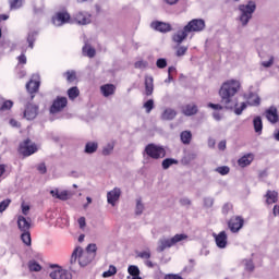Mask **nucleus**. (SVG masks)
Wrapping results in <instances>:
<instances>
[{
	"instance_id": "393cba45",
	"label": "nucleus",
	"mask_w": 279,
	"mask_h": 279,
	"mask_svg": "<svg viewBox=\"0 0 279 279\" xmlns=\"http://www.w3.org/2000/svg\"><path fill=\"white\" fill-rule=\"evenodd\" d=\"M182 112L185 117H193V114H197V107L193 104L185 105L182 107Z\"/></svg>"
},
{
	"instance_id": "bb28decb",
	"label": "nucleus",
	"mask_w": 279,
	"mask_h": 279,
	"mask_svg": "<svg viewBox=\"0 0 279 279\" xmlns=\"http://www.w3.org/2000/svg\"><path fill=\"white\" fill-rule=\"evenodd\" d=\"M100 90L104 97H110V95H114L116 87L112 84L102 85Z\"/></svg>"
},
{
	"instance_id": "680f3d73",
	"label": "nucleus",
	"mask_w": 279,
	"mask_h": 279,
	"mask_svg": "<svg viewBox=\"0 0 279 279\" xmlns=\"http://www.w3.org/2000/svg\"><path fill=\"white\" fill-rule=\"evenodd\" d=\"M10 125L12 128H21V124L19 123V121H16L15 119H11L10 120Z\"/></svg>"
},
{
	"instance_id": "3c124183",
	"label": "nucleus",
	"mask_w": 279,
	"mask_h": 279,
	"mask_svg": "<svg viewBox=\"0 0 279 279\" xmlns=\"http://www.w3.org/2000/svg\"><path fill=\"white\" fill-rule=\"evenodd\" d=\"M65 75H66V80H68V82H75V80H76V76H75V71H68L66 73H65Z\"/></svg>"
},
{
	"instance_id": "864d4df0",
	"label": "nucleus",
	"mask_w": 279,
	"mask_h": 279,
	"mask_svg": "<svg viewBox=\"0 0 279 279\" xmlns=\"http://www.w3.org/2000/svg\"><path fill=\"white\" fill-rule=\"evenodd\" d=\"M58 199H61L62 202H66V199H69V192L66 191L59 192Z\"/></svg>"
},
{
	"instance_id": "f03ea898",
	"label": "nucleus",
	"mask_w": 279,
	"mask_h": 279,
	"mask_svg": "<svg viewBox=\"0 0 279 279\" xmlns=\"http://www.w3.org/2000/svg\"><path fill=\"white\" fill-rule=\"evenodd\" d=\"M94 255L93 253H89L88 251H84L82 246H77L70 258L71 265H75L78 260V265L81 267H86L87 265H90L93 263Z\"/></svg>"
},
{
	"instance_id": "2f4dec72",
	"label": "nucleus",
	"mask_w": 279,
	"mask_h": 279,
	"mask_svg": "<svg viewBox=\"0 0 279 279\" xmlns=\"http://www.w3.org/2000/svg\"><path fill=\"white\" fill-rule=\"evenodd\" d=\"M21 239L24 245H32V233L29 231L22 232Z\"/></svg>"
},
{
	"instance_id": "7ed1b4c3",
	"label": "nucleus",
	"mask_w": 279,
	"mask_h": 279,
	"mask_svg": "<svg viewBox=\"0 0 279 279\" xmlns=\"http://www.w3.org/2000/svg\"><path fill=\"white\" fill-rule=\"evenodd\" d=\"M238 10L240 11V22L243 27L250 23L252 15L256 12V2L248 1L247 4H240Z\"/></svg>"
},
{
	"instance_id": "f704fd0d",
	"label": "nucleus",
	"mask_w": 279,
	"mask_h": 279,
	"mask_svg": "<svg viewBox=\"0 0 279 279\" xmlns=\"http://www.w3.org/2000/svg\"><path fill=\"white\" fill-rule=\"evenodd\" d=\"M69 99H77L80 97V89L77 87H72L68 90Z\"/></svg>"
},
{
	"instance_id": "c9c22d12",
	"label": "nucleus",
	"mask_w": 279,
	"mask_h": 279,
	"mask_svg": "<svg viewBox=\"0 0 279 279\" xmlns=\"http://www.w3.org/2000/svg\"><path fill=\"white\" fill-rule=\"evenodd\" d=\"M172 165H178V160L172 159V158H166V159H163L161 167H162V169L167 170Z\"/></svg>"
},
{
	"instance_id": "6e6d98bb",
	"label": "nucleus",
	"mask_w": 279,
	"mask_h": 279,
	"mask_svg": "<svg viewBox=\"0 0 279 279\" xmlns=\"http://www.w3.org/2000/svg\"><path fill=\"white\" fill-rule=\"evenodd\" d=\"M37 171H39V173L41 174L47 173V166L45 163H39L37 167Z\"/></svg>"
},
{
	"instance_id": "5fc2aeb1",
	"label": "nucleus",
	"mask_w": 279,
	"mask_h": 279,
	"mask_svg": "<svg viewBox=\"0 0 279 279\" xmlns=\"http://www.w3.org/2000/svg\"><path fill=\"white\" fill-rule=\"evenodd\" d=\"M163 279H185V278L178 274H167L165 275Z\"/></svg>"
},
{
	"instance_id": "9d476101",
	"label": "nucleus",
	"mask_w": 279,
	"mask_h": 279,
	"mask_svg": "<svg viewBox=\"0 0 279 279\" xmlns=\"http://www.w3.org/2000/svg\"><path fill=\"white\" fill-rule=\"evenodd\" d=\"M69 104V100H66V97H58L52 106L50 107V112L51 114H56L62 110H64V108H66V105Z\"/></svg>"
},
{
	"instance_id": "ea45409f",
	"label": "nucleus",
	"mask_w": 279,
	"mask_h": 279,
	"mask_svg": "<svg viewBox=\"0 0 279 279\" xmlns=\"http://www.w3.org/2000/svg\"><path fill=\"white\" fill-rule=\"evenodd\" d=\"M216 173H219L220 175H228L230 173V167L222 166L215 169Z\"/></svg>"
},
{
	"instance_id": "4d7b16f0",
	"label": "nucleus",
	"mask_w": 279,
	"mask_h": 279,
	"mask_svg": "<svg viewBox=\"0 0 279 279\" xmlns=\"http://www.w3.org/2000/svg\"><path fill=\"white\" fill-rule=\"evenodd\" d=\"M78 226H80L81 230H84V228H86V218L85 217L78 218Z\"/></svg>"
},
{
	"instance_id": "e433bc0d",
	"label": "nucleus",
	"mask_w": 279,
	"mask_h": 279,
	"mask_svg": "<svg viewBox=\"0 0 279 279\" xmlns=\"http://www.w3.org/2000/svg\"><path fill=\"white\" fill-rule=\"evenodd\" d=\"M37 36H38V33H36V32L28 34L27 43H28V47L31 49H34V43L36 41Z\"/></svg>"
},
{
	"instance_id": "7c9ffc66",
	"label": "nucleus",
	"mask_w": 279,
	"mask_h": 279,
	"mask_svg": "<svg viewBox=\"0 0 279 279\" xmlns=\"http://www.w3.org/2000/svg\"><path fill=\"white\" fill-rule=\"evenodd\" d=\"M97 143L95 142H88L86 145H85V154H95V151H97Z\"/></svg>"
},
{
	"instance_id": "2eb2a0df",
	"label": "nucleus",
	"mask_w": 279,
	"mask_h": 279,
	"mask_svg": "<svg viewBox=\"0 0 279 279\" xmlns=\"http://www.w3.org/2000/svg\"><path fill=\"white\" fill-rule=\"evenodd\" d=\"M119 197H121V189L114 187L112 191L107 193V202L114 206L117 202H119Z\"/></svg>"
},
{
	"instance_id": "8fccbe9b",
	"label": "nucleus",
	"mask_w": 279,
	"mask_h": 279,
	"mask_svg": "<svg viewBox=\"0 0 279 279\" xmlns=\"http://www.w3.org/2000/svg\"><path fill=\"white\" fill-rule=\"evenodd\" d=\"M85 252H88L89 254H93V256L95 257V254H97V244H89Z\"/></svg>"
},
{
	"instance_id": "a211bd4d",
	"label": "nucleus",
	"mask_w": 279,
	"mask_h": 279,
	"mask_svg": "<svg viewBox=\"0 0 279 279\" xmlns=\"http://www.w3.org/2000/svg\"><path fill=\"white\" fill-rule=\"evenodd\" d=\"M187 36H189V31H186V27L184 26L182 31L177 32L172 36V40H173V43H177L178 45H182V43H184V40H186Z\"/></svg>"
},
{
	"instance_id": "ddd939ff",
	"label": "nucleus",
	"mask_w": 279,
	"mask_h": 279,
	"mask_svg": "<svg viewBox=\"0 0 279 279\" xmlns=\"http://www.w3.org/2000/svg\"><path fill=\"white\" fill-rule=\"evenodd\" d=\"M137 257L142 258V260H145L144 265H146V267H148L149 269H154V267H156V264H154V262L149 259L151 258V251H142L137 253Z\"/></svg>"
},
{
	"instance_id": "49530a36",
	"label": "nucleus",
	"mask_w": 279,
	"mask_h": 279,
	"mask_svg": "<svg viewBox=\"0 0 279 279\" xmlns=\"http://www.w3.org/2000/svg\"><path fill=\"white\" fill-rule=\"evenodd\" d=\"M157 69H167V59L160 58L156 61Z\"/></svg>"
},
{
	"instance_id": "09e8293b",
	"label": "nucleus",
	"mask_w": 279,
	"mask_h": 279,
	"mask_svg": "<svg viewBox=\"0 0 279 279\" xmlns=\"http://www.w3.org/2000/svg\"><path fill=\"white\" fill-rule=\"evenodd\" d=\"M135 69H147V66H149V63L147 61H137L134 64Z\"/></svg>"
},
{
	"instance_id": "9b49d317",
	"label": "nucleus",
	"mask_w": 279,
	"mask_h": 279,
	"mask_svg": "<svg viewBox=\"0 0 279 279\" xmlns=\"http://www.w3.org/2000/svg\"><path fill=\"white\" fill-rule=\"evenodd\" d=\"M38 88H40V76L38 74H34L31 81L26 84V89L31 95H33V93H38Z\"/></svg>"
},
{
	"instance_id": "f3484780",
	"label": "nucleus",
	"mask_w": 279,
	"mask_h": 279,
	"mask_svg": "<svg viewBox=\"0 0 279 279\" xmlns=\"http://www.w3.org/2000/svg\"><path fill=\"white\" fill-rule=\"evenodd\" d=\"M252 162H254V154H252V153H248V154L242 156L238 160V165L242 169H245V167H250L252 165Z\"/></svg>"
},
{
	"instance_id": "c03bdc74",
	"label": "nucleus",
	"mask_w": 279,
	"mask_h": 279,
	"mask_svg": "<svg viewBox=\"0 0 279 279\" xmlns=\"http://www.w3.org/2000/svg\"><path fill=\"white\" fill-rule=\"evenodd\" d=\"M180 138L181 141H191V138H193V134L191 133V131H183L180 134Z\"/></svg>"
},
{
	"instance_id": "0e129e2a",
	"label": "nucleus",
	"mask_w": 279,
	"mask_h": 279,
	"mask_svg": "<svg viewBox=\"0 0 279 279\" xmlns=\"http://www.w3.org/2000/svg\"><path fill=\"white\" fill-rule=\"evenodd\" d=\"M272 215L274 217H278L279 215V206L278 205H275L274 208H272Z\"/></svg>"
},
{
	"instance_id": "72a5a7b5",
	"label": "nucleus",
	"mask_w": 279,
	"mask_h": 279,
	"mask_svg": "<svg viewBox=\"0 0 279 279\" xmlns=\"http://www.w3.org/2000/svg\"><path fill=\"white\" fill-rule=\"evenodd\" d=\"M117 275V267L114 265H110L109 269L102 274V278H112V276Z\"/></svg>"
},
{
	"instance_id": "58836bf2",
	"label": "nucleus",
	"mask_w": 279,
	"mask_h": 279,
	"mask_svg": "<svg viewBox=\"0 0 279 279\" xmlns=\"http://www.w3.org/2000/svg\"><path fill=\"white\" fill-rule=\"evenodd\" d=\"M114 150V143H109L107 146L102 148V156H110Z\"/></svg>"
},
{
	"instance_id": "a18cd8bd",
	"label": "nucleus",
	"mask_w": 279,
	"mask_h": 279,
	"mask_svg": "<svg viewBox=\"0 0 279 279\" xmlns=\"http://www.w3.org/2000/svg\"><path fill=\"white\" fill-rule=\"evenodd\" d=\"M144 108L146 109L147 114L154 110V99H149L144 104Z\"/></svg>"
},
{
	"instance_id": "b1692460",
	"label": "nucleus",
	"mask_w": 279,
	"mask_h": 279,
	"mask_svg": "<svg viewBox=\"0 0 279 279\" xmlns=\"http://www.w3.org/2000/svg\"><path fill=\"white\" fill-rule=\"evenodd\" d=\"M145 93H146L147 97H149L154 94V77H151V76L145 77Z\"/></svg>"
},
{
	"instance_id": "1a4fd4ad",
	"label": "nucleus",
	"mask_w": 279,
	"mask_h": 279,
	"mask_svg": "<svg viewBox=\"0 0 279 279\" xmlns=\"http://www.w3.org/2000/svg\"><path fill=\"white\" fill-rule=\"evenodd\" d=\"M215 243L220 250H226L228 247V233L226 231H220L219 233H213Z\"/></svg>"
},
{
	"instance_id": "603ef678",
	"label": "nucleus",
	"mask_w": 279,
	"mask_h": 279,
	"mask_svg": "<svg viewBox=\"0 0 279 279\" xmlns=\"http://www.w3.org/2000/svg\"><path fill=\"white\" fill-rule=\"evenodd\" d=\"M145 209V206L143 205V203H141V201H137L136 204V215H143V210Z\"/></svg>"
},
{
	"instance_id": "774afa93",
	"label": "nucleus",
	"mask_w": 279,
	"mask_h": 279,
	"mask_svg": "<svg viewBox=\"0 0 279 279\" xmlns=\"http://www.w3.org/2000/svg\"><path fill=\"white\" fill-rule=\"evenodd\" d=\"M22 213H23V215H27V213H29V206L28 205H23L22 206Z\"/></svg>"
},
{
	"instance_id": "dca6fc26",
	"label": "nucleus",
	"mask_w": 279,
	"mask_h": 279,
	"mask_svg": "<svg viewBox=\"0 0 279 279\" xmlns=\"http://www.w3.org/2000/svg\"><path fill=\"white\" fill-rule=\"evenodd\" d=\"M244 99H246V106H260V96L256 93L245 94Z\"/></svg>"
},
{
	"instance_id": "6ab92c4d",
	"label": "nucleus",
	"mask_w": 279,
	"mask_h": 279,
	"mask_svg": "<svg viewBox=\"0 0 279 279\" xmlns=\"http://www.w3.org/2000/svg\"><path fill=\"white\" fill-rule=\"evenodd\" d=\"M51 279H71V274L62 268H58L50 272Z\"/></svg>"
},
{
	"instance_id": "473e14b6",
	"label": "nucleus",
	"mask_w": 279,
	"mask_h": 279,
	"mask_svg": "<svg viewBox=\"0 0 279 279\" xmlns=\"http://www.w3.org/2000/svg\"><path fill=\"white\" fill-rule=\"evenodd\" d=\"M28 269H29V271H41L43 266H40V264H38L36 260H29Z\"/></svg>"
},
{
	"instance_id": "de8ad7c7",
	"label": "nucleus",
	"mask_w": 279,
	"mask_h": 279,
	"mask_svg": "<svg viewBox=\"0 0 279 279\" xmlns=\"http://www.w3.org/2000/svg\"><path fill=\"white\" fill-rule=\"evenodd\" d=\"M14 106V102L12 100H5L3 105L0 107V110L3 112L5 110H10Z\"/></svg>"
},
{
	"instance_id": "4be33fe9",
	"label": "nucleus",
	"mask_w": 279,
	"mask_h": 279,
	"mask_svg": "<svg viewBox=\"0 0 279 279\" xmlns=\"http://www.w3.org/2000/svg\"><path fill=\"white\" fill-rule=\"evenodd\" d=\"M266 118L270 123H278V109L276 107L267 109Z\"/></svg>"
},
{
	"instance_id": "6e6552de",
	"label": "nucleus",
	"mask_w": 279,
	"mask_h": 279,
	"mask_svg": "<svg viewBox=\"0 0 279 279\" xmlns=\"http://www.w3.org/2000/svg\"><path fill=\"white\" fill-rule=\"evenodd\" d=\"M38 151V147L35 144H31L29 141H24L20 144L19 153L27 158V156H32V154H36Z\"/></svg>"
},
{
	"instance_id": "338daca9",
	"label": "nucleus",
	"mask_w": 279,
	"mask_h": 279,
	"mask_svg": "<svg viewBox=\"0 0 279 279\" xmlns=\"http://www.w3.org/2000/svg\"><path fill=\"white\" fill-rule=\"evenodd\" d=\"M218 149H220L221 151H223V149H226V141H221V142L218 144Z\"/></svg>"
},
{
	"instance_id": "0eeeda50",
	"label": "nucleus",
	"mask_w": 279,
	"mask_h": 279,
	"mask_svg": "<svg viewBox=\"0 0 279 279\" xmlns=\"http://www.w3.org/2000/svg\"><path fill=\"white\" fill-rule=\"evenodd\" d=\"M243 226H245V219L241 216H232L228 221V228L233 233L239 232Z\"/></svg>"
},
{
	"instance_id": "69168bd1",
	"label": "nucleus",
	"mask_w": 279,
	"mask_h": 279,
	"mask_svg": "<svg viewBox=\"0 0 279 279\" xmlns=\"http://www.w3.org/2000/svg\"><path fill=\"white\" fill-rule=\"evenodd\" d=\"M19 60H20L21 64H26V62H27V58L25 57V54H21L19 57Z\"/></svg>"
},
{
	"instance_id": "e2e57ef3",
	"label": "nucleus",
	"mask_w": 279,
	"mask_h": 279,
	"mask_svg": "<svg viewBox=\"0 0 279 279\" xmlns=\"http://www.w3.org/2000/svg\"><path fill=\"white\" fill-rule=\"evenodd\" d=\"M50 195H52V197H54L56 199H58V195H60V191H59L58 189L51 190V191H50Z\"/></svg>"
},
{
	"instance_id": "a19ab883",
	"label": "nucleus",
	"mask_w": 279,
	"mask_h": 279,
	"mask_svg": "<svg viewBox=\"0 0 279 279\" xmlns=\"http://www.w3.org/2000/svg\"><path fill=\"white\" fill-rule=\"evenodd\" d=\"M186 51H189V47L186 46H179L177 48V52H175V56L178 58H182V56H185L186 54Z\"/></svg>"
},
{
	"instance_id": "79ce46f5",
	"label": "nucleus",
	"mask_w": 279,
	"mask_h": 279,
	"mask_svg": "<svg viewBox=\"0 0 279 279\" xmlns=\"http://www.w3.org/2000/svg\"><path fill=\"white\" fill-rule=\"evenodd\" d=\"M12 204V199L7 198L0 203V213H5L8 210V207Z\"/></svg>"
},
{
	"instance_id": "c756f323",
	"label": "nucleus",
	"mask_w": 279,
	"mask_h": 279,
	"mask_svg": "<svg viewBox=\"0 0 279 279\" xmlns=\"http://www.w3.org/2000/svg\"><path fill=\"white\" fill-rule=\"evenodd\" d=\"M253 125H254V130L255 132L258 134L260 132H263V119H260V117H256L253 120Z\"/></svg>"
},
{
	"instance_id": "f257e3e1",
	"label": "nucleus",
	"mask_w": 279,
	"mask_h": 279,
	"mask_svg": "<svg viewBox=\"0 0 279 279\" xmlns=\"http://www.w3.org/2000/svg\"><path fill=\"white\" fill-rule=\"evenodd\" d=\"M241 90V82L236 80H230L222 84L219 90L220 104L227 110H234V114L241 117L243 110L247 108V102H241L239 107V100L234 99V95Z\"/></svg>"
},
{
	"instance_id": "bf43d9fd",
	"label": "nucleus",
	"mask_w": 279,
	"mask_h": 279,
	"mask_svg": "<svg viewBox=\"0 0 279 279\" xmlns=\"http://www.w3.org/2000/svg\"><path fill=\"white\" fill-rule=\"evenodd\" d=\"M274 64V58H270L269 61L263 62L262 65L265 66V69H269Z\"/></svg>"
},
{
	"instance_id": "20e7f679",
	"label": "nucleus",
	"mask_w": 279,
	"mask_h": 279,
	"mask_svg": "<svg viewBox=\"0 0 279 279\" xmlns=\"http://www.w3.org/2000/svg\"><path fill=\"white\" fill-rule=\"evenodd\" d=\"M186 239H189V235L184 233L175 234L171 239H160L158 242L157 252H165V250H169L170 247H173V245H177V243L186 241Z\"/></svg>"
},
{
	"instance_id": "37998d69",
	"label": "nucleus",
	"mask_w": 279,
	"mask_h": 279,
	"mask_svg": "<svg viewBox=\"0 0 279 279\" xmlns=\"http://www.w3.org/2000/svg\"><path fill=\"white\" fill-rule=\"evenodd\" d=\"M9 3L11 10H19L23 5V0H10Z\"/></svg>"
},
{
	"instance_id": "5701e85b",
	"label": "nucleus",
	"mask_w": 279,
	"mask_h": 279,
	"mask_svg": "<svg viewBox=\"0 0 279 279\" xmlns=\"http://www.w3.org/2000/svg\"><path fill=\"white\" fill-rule=\"evenodd\" d=\"M266 204L271 205L278 202V192L268 190L265 194Z\"/></svg>"
},
{
	"instance_id": "052dcab7",
	"label": "nucleus",
	"mask_w": 279,
	"mask_h": 279,
	"mask_svg": "<svg viewBox=\"0 0 279 279\" xmlns=\"http://www.w3.org/2000/svg\"><path fill=\"white\" fill-rule=\"evenodd\" d=\"M245 269L246 271H254V264L252 262H247Z\"/></svg>"
},
{
	"instance_id": "aec40b11",
	"label": "nucleus",
	"mask_w": 279,
	"mask_h": 279,
	"mask_svg": "<svg viewBox=\"0 0 279 279\" xmlns=\"http://www.w3.org/2000/svg\"><path fill=\"white\" fill-rule=\"evenodd\" d=\"M17 228L21 230V232H29V228H32V225L29 221H27V218L24 216L17 217Z\"/></svg>"
},
{
	"instance_id": "13d9d810",
	"label": "nucleus",
	"mask_w": 279,
	"mask_h": 279,
	"mask_svg": "<svg viewBox=\"0 0 279 279\" xmlns=\"http://www.w3.org/2000/svg\"><path fill=\"white\" fill-rule=\"evenodd\" d=\"M208 107L209 108H213V110H223V106H221V105H219V104H213V102H210L209 105H208Z\"/></svg>"
},
{
	"instance_id": "412c9836",
	"label": "nucleus",
	"mask_w": 279,
	"mask_h": 279,
	"mask_svg": "<svg viewBox=\"0 0 279 279\" xmlns=\"http://www.w3.org/2000/svg\"><path fill=\"white\" fill-rule=\"evenodd\" d=\"M151 27L161 33L171 32V24L165 22H153Z\"/></svg>"
},
{
	"instance_id": "4c0bfd02",
	"label": "nucleus",
	"mask_w": 279,
	"mask_h": 279,
	"mask_svg": "<svg viewBox=\"0 0 279 279\" xmlns=\"http://www.w3.org/2000/svg\"><path fill=\"white\" fill-rule=\"evenodd\" d=\"M128 272L130 274V276H133V277L141 276V269H138V266H134V265L129 266Z\"/></svg>"
},
{
	"instance_id": "39448f33",
	"label": "nucleus",
	"mask_w": 279,
	"mask_h": 279,
	"mask_svg": "<svg viewBox=\"0 0 279 279\" xmlns=\"http://www.w3.org/2000/svg\"><path fill=\"white\" fill-rule=\"evenodd\" d=\"M144 151L148 158H151L153 160H160V158H165V156H167V150H165V147L156 144H148Z\"/></svg>"
},
{
	"instance_id": "a878e982",
	"label": "nucleus",
	"mask_w": 279,
	"mask_h": 279,
	"mask_svg": "<svg viewBox=\"0 0 279 279\" xmlns=\"http://www.w3.org/2000/svg\"><path fill=\"white\" fill-rule=\"evenodd\" d=\"M177 114H178V112H175V110L168 108L162 112L161 119H162V121H173V119H175Z\"/></svg>"
},
{
	"instance_id": "cd10ccee",
	"label": "nucleus",
	"mask_w": 279,
	"mask_h": 279,
	"mask_svg": "<svg viewBox=\"0 0 279 279\" xmlns=\"http://www.w3.org/2000/svg\"><path fill=\"white\" fill-rule=\"evenodd\" d=\"M97 51L95 50V48H92L90 45L86 44L83 47V56H87V58H95Z\"/></svg>"
},
{
	"instance_id": "4468645a",
	"label": "nucleus",
	"mask_w": 279,
	"mask_h": 279,
	"mask_svg": "<svg viewBox=\"0 0 279 279\" xmlns=\"http://www.w3.org/2000/svg\"><path fill=\"white\" fill-rule=\"evenodd\" d=\"M71 15L68 12H59L56 17L52 19L53 25L60 27V25H64V23H69Z\"/></svg>"
},
{
	"instance_id": "423d86ee",
	"label": "nucleus",
	"mask_w": 279,
	"mask_h": 279,
	"mask_svg": "<svg viewBox=\"0 0 279 279\" xmlns=\"http://www.w3.org/2000/svg\"><path fill=\"white\" fill-rule=\"evenodd\" d=\"M206 28V22L202 19H194L185 25V32H204Z\"/></svg>"
},
{
	"instance_id": "f8f14e48",
	"label": "nucleus",
	"mask_w": 279,
	"mask_h": 279,
	"mask_svg": "<svg viewBox=\"0 0 279 279\" xmlns=\"http://www.w3.org/2000/svg\"><path fill=\"white\" fill-rule=\"evenodd\" d=\"M24 117L27 119V121H34L36 117H38V106L27 104L26 109L24 111Z\"/></svg>"
},
{
	"instance_id": "c85d7f7f",
	"label": "nucleus",
	"mask_w": 279,
	"mask_h": 279,
	"mask_svg": "<svg viewBox=\"0 0 279 279\" xmlns=\"http://www.w3.org/2000/svg\"><path fill=\"white\" fill-rule=\"evenodd\" d=\"M75 21L78 23V25H88V23H90V17H86L84 13L80 12L75 16Z\"/></svg>"
}]
</instances>
